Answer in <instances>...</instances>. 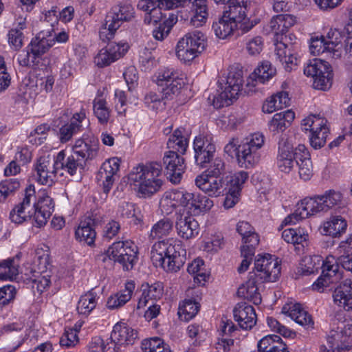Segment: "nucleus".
Segmentation results:
<instances>
[{"label": "nucleus", "instance_id": "obj_4", "mask_svg": "<svg viewBox=\"0 0 352 352\" xmlns=\"http://www.w3.org/2000/svg\"><path fill=\"white\" fill-rule=\"evenodd\" d=\"M162 166L158 162L140 164L133 168L129 175V180L131 184L138 188V192L143 197H151L162 186Z\"/></svg>", "mask_w": 352, "mask_h": 352}, {"label": "nucleus", "instance_id": "obj_50", "mask_svg": "<svg viewBox=\"0 0 352 352\" xmlns=\"http://www.w3.org/2000/svg\"><path fill=\"white\" fill-rule=\"evenodd\" d=\"M118 212L122 218L129 219V223L133 225H138L142 221L140 211L133 203L122 202L119 206Z\"/></svg>", "mask_w": 352, "mask_h": 352}, {"label": "nucleus", "instance_id": "obj_19", "mask_svg": "<svg viewBox=\"0 0 352 352\" xmlns=\"http://www.w3.org/2000/svg\"><path fill=\"white\" fill-rule=\"evenodd\" d=\"M196 186L210 197H219L226 190L225 183L221 177L202 173L195 179Z\"/></svg>", "mask_w": 352, "mask_h": 352}, {"label": "nucleus", "instance_id": "obj_17", "mask_svg": "<svg viewBox=\"0 0 352 352\" xmlns=\"http://www.w3.org/2000/svg\"><path fill=\"white\" fill-rule=\"evenodd\" d=\"M163 164L167 177L174 184L179 183L186 168L184 159L176 151H167L163 157Z\"/></svg>", "mask_w": 352, "mask_h": 352}, {"label": "nucleus", "instance_id": "obj_41", "mask_svg": "<svg viewBox=\"0 0 352 352\" xmlns=\"http://www.w3.org/2000/svg\"><path fill=\"white\" fill-rule=\"evenodd\" d=\"M188 146V138L186 129L179 127L175 129L167 141V147L176 151L177 153L184 154Z\"/></svg>", "mask_w": 352, "mask_h": 352}, {"label": "nucleus", "instance_id": "obj_43", "mask_svg": "<svg viewBox=\"0 0 352 352\" xmlns=\"http://www.w3.org/2000/svg\"><path fill=\"white\" fill-rule=\"evenodd\" d=\"M236 231L241 236L243 245L247 248H256L259 243V236L254 228L248 221H241L236 225Z\"/></svg>", "mask_w": 352, "mask_h": 352}, {"label": "nucleus", "instance_id": "obj_20", "mask_svg": "<svg viewBox=\"0 0 352 352\" xmlns=\"http://www.w3.org/2000/svg\"><path fill=\"white\" fill-rule=\"evenodd\" d=\"M98 148V140L94 136H87L76 140L72 149L73 153L80 159H82L85 163L86 160H92L97 156Z\"/></svg>", "mask_w": 352, "mask_h": 352}, {"label": "nucleus", "instance_id": "obj_34", "mask_svg": "<svg viewBox=\"0 0 352 352\" xmlns=\"http://www.w3.org/2000/svg\"><path fill=\"white\" fill-rule=\"evenodd\" d=\"M309 234L307 230L302 228L297 229L288 228L282 232V238L288 243H292L295 250L300 252L307 244Z\"/></svg>", "mask_w": 352, "mask_h": 352}, {"label": "nucleus", "instance_id": "obj_52", "mask_svg": "<svg viewBox=\"0 0 352 352\" xmlns=\"http://www.w3.org/2000/svg\"><path fill=\"white\" fill-rule=\"evenodd\" d=\"M199 310V303L192 299H185L179 305L178 315L181 320L188 321L197 315Z\"/></svg>", "mask_w": 352, "mask_h": 352}, {"label": "nucleus", "instance_id": "obj_38", "mask_svg": "<svg viewBox=\"0 0 352 352\" xmlns=\"http://www.w3.org/2000/svg\"><path fill=\"white\" fill-rule=\"evenodd\" d=\"M347 223L344 218L340 215L332 216L323 223L320 232L324 235L336 237L345 232Z\"/></svg>", "mask_w": 352, "mask_h": 352}, {"label": "nucleus", "instance_id": "obj_3", "mask_svg": "<svg viewBox=\"0 0 352 352\" xmlns=\"http://www.w3.org/2000/svg\"><path fill=\"white\" fill-rule=\"evenodd\" d=\"M151 261L167 272H177L186 262V251L182 242L174 238L159 241L151 249Z\"/></svg>", "mask_w": 352, "mask_h": 352}, {"label": "nucleus", "instance_id": "obj_7", "mask_svg": "<svg viewBox=\"0 0 352 352\" xmlns=\"http://www.w3.org/2000/svg\"><path fill=\"white\" fill-rule=\"evenodd\" d=\"M280 261L275 256L267 254L258 255L254 261L252 275L260 283L275 282L280 275Z\"/></svg>", "mask_w": 352, "mask_h": 352}, {"label": "nucleus", "instance_id": "obj_60", "mask_svg": "<svg viewBox=\"0 0 352 352\" xmlns=\"http://www.w3.org/2000/svg\"><path fill=\"white\" fill-rule=\"evenodd\" d=\"M180 74L173 68L164 67L156 73L155 81L158 87L166 85L169 79H175Z\"/></svg>", "mask_w": 352, "mask_h": 352}, {"label": "nucleus", "instance_id": "obj_9", "mask_svg": "<svg viewBox=\"0 0 352 352\" xmlns=\"http://www.w3.org/2000/svg\"><path fill=\"white\" fill-rule=\"evenodd\" d=\"M339 257L329 255L322 261V274L312 284V289L319 292H324L326 287L331 284L337 283L342 276V272L340 270Z\"/></svg>", "mask_w": 352, "mask_h": 352}, {"label": "nucleus", "instance_id": "obj_59", "mask_svg": "<svg viewBox=\"0 0 352 352\" xmlns=\"http://www.w3.org/2000/svg\"><path fill=\"white\" fill-rule=\"evenodd\" d=\"M310 52L314 56H318L324 52H332L333 50L326 42L325 37L312 38L309 46Z\"/></svg>", "mask_w": 352, "mask_h": 352}, {"label": "nucleus", "instance_id": "obj_28", "mask_svg": "<svg viewBox=\"0 0 352 352\" xmlns=\"http://www.w3.org/2000/svg\"><path fill=\"white\" fill-rule=\"evenodd\" d=\"M276 164L279 170L284 173H289L294 166L293 146L286 140L278 142Z\"/></svg>", "mask_w": 352, "mask_h": 352}, {"label": "nucleus", "instance_id": "obj_1", "mask_svg": "<svg viewBox=\"0 0 352 352\" xmlns=\"http://www.w3.org/2000/svg\"><path fill=\"white\" fill-rule=\"evenodd\" d=\"M34 185H29L25 190L23 200L10 211V219L16 224L32 220L35 226L42 227L46 224L54 208L53 199L44 193L36 201Z\"/></svg>", "mask_w": 352, "mask_h": 352}, {"label": "nucleus", "instance_id": "obj_63", "mask_svg": "<svg viewBox=\"0 0 352 352\" xmlns=\"http://www.w3.org/2000/svg\"><path fill=\"white\" fill-rule=\"evenodd\" d=\"M267 323L272 331L280 334L285 338H292L295 335L294 332H293L285 325L282 324L278 320L274 318L267 317Z\"/></svg>", "mask_w": 352, "mask_h": 352}, {"label": "nucleus", "instance_id": "obj_58", "mask_svg": "<svg viewBox=\"0 0 352 352\" xmlns=\"http://www.w3.org/2000/svg\"><path fill=\"white\" fill-rule=\"evenodd\" d=\"M184 36L197 52L200 54L204 51L206 45V38L201 32L195 30L187 33Z\"/></svg>", "mask_w": 352, "mask_h": 352}, {"label": "nucleus", "instance_id": "obj_36", "mask_svg": "<svg viewBox=\"0 0 352 352\" xmlns=\"http://www.w3.org/2000/svg\"><path fill=\"white\" fill-rule=\"evenodd\" d=\"M190 199H186V208L194 215L207 212L213 206V201L208 197L188 192Z\"/></svg>", "mask_w": 352, "mask_h": 352}, {"label": "nucleus", "instance_id": "obj_2", "mask_svg": "<svg viewBox=\"0 0 352 352\" xmlns=\"http://www.w3.org/2000/svg\"><path fill=\"white\" fill-rule=\"evenodd\" d=\"M264 144L263 134L257 132L248 135L240 144L237 138H231L225 146L224 151L231 157L235 155L240 167L252 168L258 164Z\"/></svg>", "mask_w": 352, "mask_h": 352}, {"label": "nucleus", "instance_id": "obj_40", "mask_svg": "<svg viewBox=\"0 0 352 352\" xmlns=\"http://www.w3.org/2000/svg\"><path fill=\"white\" fill-rule=\"evenodd\" d=\"M287 312L292 320L305 329L310 330L314 328V322L311 316L302 307L300 304L292 305Z\"/></svg>", "mask_w": 352, "mask_h": 352}, {"label": "nucleus", "instance_id": "obj_12", "mask_svg": "<svg viewBox=\"0 0 352 352\" xmlns=\"http://www.w3.org/2000/svg\"><path fill=\"white\" fill-rule=\"evenodd\" d=\"M304 74L313 78V85L316 89L325 90L332 84V69L331 65L324 60L313 59L305 67Z\"/></svg>", "mask_w": 352, "mask_h": 352}, {"label": "nucleus", "instance_id": "obj_26", "mask_svg": "<svg viewBox=\"0 0 352 352\" xmlns=\"http://www.w3.org/2000/svg\"><path fill=\"white\" fill-rule=\"evenodd\" d=\"M334 303L346 311L352 310V279L346 278L333 294Z\"/></svg>", "mask_w": 352, "mask_h": 352}, {"label": "nucleus", "instance_id": "obj_46", "mask_svg": "<svg viewBox=\"0 0 352 352\" xmlns=\"http://www.w3.org/2000/svg\"><path fill=\"white\" fill-rule=\"evenodd\" d=\"M96 236V232L93 228V223L91 219L87 221H81L75 232L76 240L89 246L94 244Z\"/></svg>", "mask_w": 352, "mask_h": 352}, {"label": "nucleus", "instance_id": "obj_25", "mask_svg": "<svg viewBox=\"0 0 352 352\" xmlns=\"http://www.w3.org/2000/svg\"><path fill=\"white\" fill-rule=\"evenodd\" d=\"M177 7L192 3L193 14L190 23L193 26L199 27L206 23L208 13L206 0H175Z\"/></svg>", "mask_w": 352, "mask_h": 352}, {"label": "nucleus", "instance_id": "obj_6", "mask_svg": "<svg viewBox=\"0 0 352 352\" xmlns=\"http://www.w3.org/2000/svg\"><path fill=\"white\" fill-rule=\"evenodd\" d=\"M243 85L242 71L230 67L226 79L223 90L213 96L212 105L216 109L230 105L236 98Z\"/></svg>", "mask_w": 352, "mask_h": 352}, {"label": "nucleus", "instance_id": "obj_33", "mask_svg": "<svg viewBox=\"0 0 352 352\" xmlns=\"http://www.w3.org/2000/svg\"><path fill=\"white\" fill-rule=\"evenodd\" d=\"M142 295L138 302V309L145 307L149 300H157L162 298L164 293L163 283L155 282L153 284L148 283L142 285Z\"/></svg>", "mask_w": 352, "mask_h": 352}, {"label": "nucleus", "instance_id": "obj_44", "mask_svg": "<svg viewBox=\"0 0 352 352\" xmlns=\"http://www.w3.org/2000/svg\"><path fill=\"white\" fill-rule=\"evenodd\" d=\"M236 24V21L223 14L217 21L213 23L212 28L217 38L225 39L232 34Z\"/></svg>", "mask_w": 352, "mask_h": 352}, {"label": "nucleus", "instance_id": "obj_64", "mask_svg": "<svg viewBox=\"0 0 352 352\" xmlns=\"http://www.w3.org/2000/svg\"><path fill=\"white\" fill-rule=\"evenodd\" d=\"M116 60V58L111 56V53H110L107 46L100 50L94 57V63L100 67L108 66Z\"/></svg>", "mask_w": 352, "mask_h": 352}, {"label": "nucleus", "instance_id": "obj_30", "mask_svg": "<svg viewBox=\"0 0 352 352\" xmlns=\"http://www.w3.org/2000/svg\"><path fill=\"white\" fill-rule=\"evenodd\" d=\"M111 335L112 338L121 346L133 344L138 338L137 330L122 322H119L114 325Z\"/></svg>", "mask_w": 352, "mask_h": 352}, {"label": "nucleus", "instance_id": "obj_23", "mask_svg": "<svg viewBox=\"0 0 352 352\" xmlns=\"http://www.w3.org/2000/svg\"><path fill=\"white\" fill-rule=\"evenodd\" d=\"M175 228L178 236L186 240L195 238L199 232V225L192 216H177Z\"/></svg>", "mask_w": 352, "mask_h": 352}, {"label": "nucleus", "instance_id": "obj_8", "mask_svg": "<svg viewBox=\"0 0 352 352\" xmlns=\"http://www.w3.org/2000/svg\"><path fill=\"white\" fill-rule=\"evenodd\" d=\"M327 120L319 116L311 115L302 120V130L309 131V141L311 146L315 149L324 146L329 133Z\"/></svg>", "mask_w": 352, "mask_h": 352}, {"label": "nucleus", "instance_id": "obj_51", "mask_svg": "<svg viewBox=\"0 0 352 352\" xmlns=\"http://www.w3.org/2000/svg\"><path fill=\"white\" fill-rule=\"evenodd\" d=\"M99 297L96 293L89 292L80 296L77 310L80 314L89 315L96 307Z\"/></svg>", "mask_w": 352, "mask_h": 352}, {"label": "nucleus", "instance_id": "obj_15", "mask_svg": "<svg viewBox=\"0 0 352 352\" xmlns=\"http://www.w3.org/2000/svg\"><path fill=\"white\" fill-rule=\"evenodd\" d=\"M35 179L41 185L52 186L56 180L58 166L50 155L41 156L34 165Z\"/></svg>", "mask_w": 352, "mask_h": 352}, {"label": "nucleus", "instance_id": "obj_56", "mask_svg": "<svg viewBox=\"0 0 352 352\" xmlns=\"http://www.w3.org/2000/svg\"><path fill=\"white\" fill-rule=\"evenodd\" d=\"M163 94H159L155 91H147L144 96V103L146 107L153 110L162 109L165 106Z\"/></svg>", "mask_w": 352, "mask_h": 352}, {"label": "nucleus", "instance_id": "obj_22", "mask_svg": "<svg viewBox=\"0 0 352 352\" xmlns=\"http://www.w3.org/2000/svg\"><path fill=\"white\" fill-rule=\"evenodd\" d=\"M52 32L53 29L41 31L32 40L30 50L32 55V63L33 65H36L38 62L37 58L53 46Z\"/></svg>", "mask_w": 352, "mask_h": 352}, {"label": "nucleus", "instance_id": "obj_14", "mask_svg": "<svg viewBox=\"0 0 352 352\" xmlns=\"http://www.w3.org/2000/svg\"><path fill=\"white\" fill-rule=\"evenodd\" d=\"M120 164V160L117 157L108 159L102 163L97 173L96 177L97 184L106 194L111 190L118 177Z\"/></svg>", "mask_w": 352, "mask_h": 352}, {"label": "nucleus", "instance_id": "obj_49", "mask_svg": "<svg viewBox=\"0 0 352 352\" xmlns=\"http://www.w3.org/2000/svg\"><path fill=\"white\" fill-rule=\"evenodd\" d=\"M187 271L193 276L195 282L200 285H204L209 277V272L206 268L204 260L199 258L188 265Z\"/></svg>", "mask_w": 352, "mask_h": 352}, {"label": "nucleus", "instance_id": "obj_16", "mask_svg": "<svg viewBox=\"0 0 352 352\" xmlns=\"http://www.w3.org/2000/svg\"><path fill=\"white\" fill-rule=\"evenodd\" d=\"M324 212L320 195L306 197L298 204L294 212L284 220L285 224H295L299 220L306 219L316 213Z\"/></svg>", "mask_w": 352, "mask_h": 352}, {"label": "nucleus", "instance_id": "obj_27", "mask_svg": "<svg viewBox=\"0 0 352 352\" xmlns=\"http://www.w3.org/2000/svg\"><path fill=\"white\" fill-rule=\"evenodd\" d=\"M138 8L144 12V21L146 24H156L166 16L162 13V8L159 3H156L155 0H140L138 3Z\"/></svg>", "mask_w": 352, "mask_h": 352}, {"label": "nucleus", "instance_id": "obj_29", "mask_svg": "<svg viewBox=\"0 0 352 352\" xmlns=\"http://www.w3.org/2000/svg\"><path fill=\"white\" fill-rule=\"evenodd\" d=\"M250 6V0H228L223 14L236 23H240L246 18Z\"/></svg>", "mask_w": 352, "mask_h": 352}, {"label": "nucleus", "instance_id": "obj_24", "mask_svg": "<svg viewBox=\"0 0 352 352\" xmlns=\"http://www.w3.org/2000/svg\"><path fill=\"white\" fill-rule=\"evenodd\" d=\"M55 164L58 170H63L70 175H74L77 171L84 168L85 163L82 159H80L74 153L68 156L65 151H60L55 156Z\"/></svg>", "mask_w": 352, "mask_h": 352}, {"label": "nucleus", "instance_id": "obj_39", "mask_svg": "<svg viewBox=\"0 0 352 352\" xmlns=\"http://www.w3.org/2000/svg\"><path fill=\"white\" fill-rule=\"evenodd\" d=\"M276 74V69L269 61H263L252 73L248 80V85L256 86L258 83L264 84Z\"/></svg>", "mask_w": 352, "mask_h": 352}, {"label": "nucleus", "instance_id": "obj_54", "mask_svg": "<svg viewBox=\"0 0 352 352\" xmlns=\"http://www.w3.org/2000/svg\"><path fill=\"white\" fill-rule=\"evenodd\" d=\"M185 85V80L179 75L175 77V79H172V83H169L168 85H164L161 87L160 93L164 96V98L166 99H172L174 96L177 95L182 88Z\"/></svg>", "mask_w": 352, "mask_h": 352}, {"label": "nucleus", "instance_id": "obj_53", "mask_svg": "<svg viewBox=\"0 0 352 352\" xmlns=\"http://www.w3.org/2000/svg\"><path fill=\"white\" fill-rule=\"evenodd\" d=\"M20 186V181L16 178H9L2 181L0 183V203L14 195Z\"/></svg>", "mask_w": 352, "mask_h": 352}, {"label": "nucleus", "instance_id": "obj_10", "mask_svg": "<svg viewBox=\"0 0 352 352\" xmlns=\"http://www.w3.org/2000/svg\"><path fill=\"white\" fill-rule=\"evenodd\" d=\"M35 252L38 270L31 269L30 274L25 273V275L28 276L27 279L31 283L33 292H36L40 295L50 287L51 283L50 277L42 274L46 271L49 264V254L47 250L44 251L42 248H37Z\"/></svg>", "mask_w": 352, "mask_h": 352}, {"label": "nucleus", "instance_id": "obj_62", "mask_svg": "<svg viewBox=\"0 0 352 352\" xmlns=\"http://www.w3.org/2000/svg\"><path fill=\"white\" fill-rule=\"evenodd\" d=\"M79 342L76 329L66 330L60 338V345L67 349L74 347Z\"/></svg>", "mask_w": 352, "mask_h": 352}, {"label": "nucleus", "instance_id": "obj_35", "mask_svg": "<svg viewBox=\"0 0 352 352\" xmlns=\"http://www.w3.org/2000/svg\"><path fill=\"white\" fill-rule=\"evenodd\" d=\"M134 289V282L132 280L127 281L124 289L108 298L107 307L109 309L113 310L124 306L131 300Z\"/></svg>", "mask_w": 352, "mask_h": 352}, {"label": "nucleus", "instance_id": "obj_13", "mask_svg": "<svg viewBox=\"0 0 352 352\" xmlns=\"http://www.w3.org/2000/svg\"><path fill=\"white\" fill-rule=\"evenodd\" d=\"M195 163L201 168H206L213 159L216 145L210 135L201 134L196 136L193 142Z\"/></svg>", "mask_w": 352, "mask_h": 352}, {"label": "nucleus", "instance_id": "obj_21", "mask_svg": "<svg viewBox=\"0 0 352 352\" xmlns=\"http://www.w3.org/2000/svg\"><path fill=\"white\" fill-rule=\"evenodd\" d=\"M233 315L235 321L242 329L250 330L256 323L254 308L245 302L238 303L233 309Z\"/></svg>", "mask_w": 352, "mask_h": 352}, {"label": "nucleus", "instance_id": "obj_5", "mask_svg": "<svg viewBox=\"0 0 352 352\" xmlns=\"http://www.w3.org/2000/svg\"><path fill=\"white\" fill-rule=\"evenodd\" d=\"M134 16V8L127 1L120 2L112 7L105 17L104 24L100 30V39L104 42L112 39L123 22L130 21Z\"/></svg>", "mask_w": 352, "mask_h": 352}, {"label": "nucleus", "instance_id": "obj_45", "mask_svg": "<svg viewBox=\"0 0 352 352\" xmlns=\"http://www.w3.org/2000/svg\"><path fill=\"white\" fill-rule=\"evenodd\" d=\"M222 337L218 338L217 342L215 343V348L219 352H228L230 351V346L234 344V340L228 338L227 336H230L236 330V327L234 324L229 320H226V321L222 320Z\"/></svg>", "mask_w": 352, "mask_h": 352}, {"label": "nucleus", "instance_id": "obj_31", "mask_svg": "<svg viewBox=\"0 0 352 352\" xmlns=\"http://www.w3.org/2000/svg\"><path fill=\"white\" fill-rule=\"evenodd\" d=\"M296 23V18L292 14H278L272 18L269 27L276 38L285 34Z\"/></svg>", "mask_w": 352, "mask_h": 352}, {"label": "nucleus", "instance_id": "obj_57", "mask_svg": "<svg viewBox=\"0 0 352 352\" xmlns=\"http://www.w3.org/2000/svg\"><path fill=\"white\" fill-rule=\"evenodd\" d=\"M142 349L144 352H170L164 340L157 337L143 340Z\"/></svg>", "mask_w": 352, "mask_h": 352}, {"label": "nucleus", "instance_id": "obj_48", "mask_svg": "<svg viewBox=\"0 0 352 352\" xmlns=\"http://www.w3.org/2000/svg\"><path fill=\"white\" fill-rule=\"evenodd\" d=\"M173 221L168 217H164L152 226L149 238L154 239L167 236L173 231Z\"/></svg>", "mask_w": 352, "mask_h": 352}, {"label": "nucleus", "instance_id": "obj_11", "mask_svg": "<svg viewBox=\"0 0 352 352\" xmlns=\"http://www.w3.org/2000/svg\"><path fill=\"white\" fill-rule=\"evenodd\" d=\"M107 255L110 259L120 263L123 270H131L138 259V248L132 242L117 241L113 243L107 250Z\"/></svg>", "mask_w": 352, "mask_h": 352}, {"label": "nucleus", "instance_id": "obj_61", "mask_svg": "<svg viewBox=\"0 0 352 352\" xmlns=\"http://www.w3.org/2000/svg\"><path fill=\"white\" fill-rule=\"evenodd\" d=\"M249 177V175L248 172L244 170H240L239 172L235 173L232 175L231 179L230 180V190H232L236 192V194L240 193L241 189L248 180Z\"/></svg>", "mask_w": 352, "mask_h": 352}, {"label": "nucleus", "instance_id": "obj_18", "mask_svg": "<svg viewBox=\"0 0 352 352\" xmlns=\"http://www.w3.org/2000/svg\"><path fill=\"white\" fill-rule=\"evenodd\" d=\"M186 199H190L188 192L179 190L166 191L160 201L162 213L169 215L179 206L186 208Z\"/></svg>", "mask_w": 352, "mask_h": 352}, {"label": "nucleus", "instance_id": "obj_55", "mask_svg": "<svg viewBox=\"0 0 352 352\" xmlns=\"http://www.w3.org/2000/svg\"><path fill=\"white\" fill-rule=\"evenodd\" d=\"M94 113L100 124L105 125L110 118V110L107 102L103 99L94 100L93 104Z\"/></svg>", "mask_w": 352, "mask_h": 352}, {"label": "nucleus", "instance_id": "obj_37", "mask_svg": "<svg viewBox=\"0 0 352 352\" xmlns=\"http://www.w3.org/2000/svg\"><path fill=\"white\" fill-rule=\"evenodd\" d=\"M320 199L324 212H327L331 208L339 210L342 212L346 211V201L340 191L335 190H327L324 195H320Z\"/></svg>", "mask_w": 352, "mask_h": 352}, {"label": "nucleus", "instance_id": "obj_32", "mask_svg": "<svg viewBox=\"0 0 352 352\" xmlns=\"http://www.w3.org/2000/svg\"><path fill=\"white\" fill-rule=\"evenodd\" d=\"M258 283L260 280L254 277L252 273H250L247 282L238 289L237 295L255 305H259L261 302V296L257 286Z\"/></svg>", "mask_w": 352, "mask_h": 352}, {"label": "nucleus", "instance_id": "obj_42", "mask_svg": "<svg viewBox=\"0 0 352 352\" xmlns=\"http://www.w3.org/2000/svg\"><path fill=\"white\" fill-rule=\"evenodd\" d=\"M295 118L292 110H286L275 113L269 123V129L274 133L283 132L289 127Z\"/></svg>", "mask_w": 352, "mask_h": 352}, {"label": "nucleus", "instance_id": "obj_47", "mask_svg": "<svg viewBox=\"0 0 352 352\" xmlns=\"http://www.w3.org/2000/svg\"><path fill=\"white\" fill-rule=\"evenodd\" d=\"M18 257L8 258L0 262V280H12L19 274Z\"/></svg>", "mask_w": 352, "mask_h": 352}]
</instances>
